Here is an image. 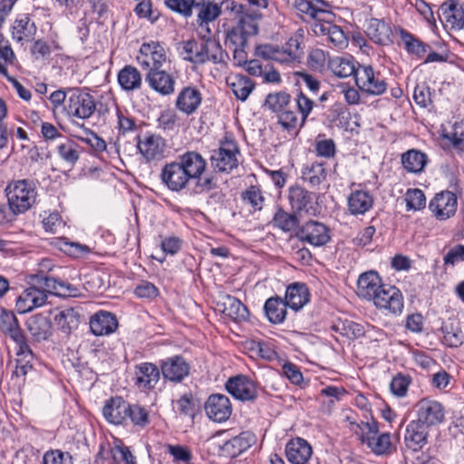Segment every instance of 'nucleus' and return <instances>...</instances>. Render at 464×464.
Masks as SVG:
<instances>
[{
    "instance_id": "obj_19",
    "label": "nucleus",
    "mask_w": 464,
    "mask_h": 464,
    "mask_svg": "<svg viewBox=\"0 0 464 464\" xmlns=\"http://www.w3.org/2000/svg\"><path fill=\"white\" fill-rule=\"evenodd\" d=\"M208 417L217 422L226 421L232 413V406L228 397L223 394H212L205 402Z\"/></svg>"
},
{
    "instance_id": "obj_59",
    "label": "nucleus",
    "mask_w": 464,
    "mask_h": 464,
    "mask_svg": "<svg viewBox=\"0 0 464 464\" xmlns=\"http://www.w3.org/2000/svg\"><path fill=\"white\" fill-rule=\"evenodd\" d=\"M295 103L296 107L298 109V111L301 114V126H303L309 114L311 113L314 102L313 100L309 99L306 95H304L302 92H298L295 98Z\"/></svg>"
},
{
    "instance_id": "obj_58",
    "label": "nucleus",
    "mask_w": 464,
    "mask_h": 464,
    "mask_svg": "<svg viewBox=\"0 0 464 464\" xmlns=\"http://www.w3.org/2000/svg\"><path fill=\"white\" fill-rule=\"evenodd\" d=\"M408 209L419 210L425 206L426 198L419 188L409 189L405 197Z\"/></svg>"
},
{
    "instance_id": "obj_24",
    "label": "nucleus",
    "mask_w": 464,
    "mask_h": 464,
    "mask_svg": "<svg viewBox=\"0 0 464 464\" xmlns=\"http://www.w3.org/2000/svg\"><path fill=\"white\" fill-rule=\"evenodd\" d=\"M312 454V446L304 439L295 438L285 445L286 458L293 464H306Z\"/></svg>"
},
{
    "instance_id": "obj_22",
    "label": "nucleus",
    "mask_w": 464,
    "mask_h": 464,
    "mask_svg": "<svg viewBox=\"0 0 464 464\" xmlns=\"http://www.w3.org/2000/svg\"><path fill=\"white\" fill-rule=\"evenodd\" d=\"M89 324L92 334L109 335L117 330L118 320L112 313L101 310L91 316Z\"/></svg>"
},
{
    "instance_id": "obj_33",
    "label": "nucleus",
    "mask_w": 464,
    "mask_h": 464,
    "mask_svg": "<svg viewBox=\"0 0 464 464\" xmlns=\"http://www.w3.org/2000/svg\"><path fill=\"white\" fill-rule=\"evenodd\" d=\"M310 293L303 283H294L286 288L285 304L295 311L300 310L309 301Z\"/></svg>"
},
{
    "instance_id": "obj_45",
    "label": "nucleus",
    "mask_w": 464,
    "mask_h": 464,
    "mask_svg": "<svg viewBox=\"0 0 464 464\" xmlns=\"http://www.w3.org/2000/svg\"><path fill=\"white\" fill-rule=\"evenodd\" d=\"M183 51L187 54L184 59L194 64H204L205 59L208 58V56H205L204 53V39H201L200 42L196 40H188L185 42Z\"/></svg>"
},
{
    "instance_id": "obj_47",
    "label": "nucleus",
    "mask_w": 464,
    "mask_h": 464,
    "mask_svg": "<svg viewBox=\"0 0 464 464\" xmlns=\"http://www.w3.org/2000/svg\"><path fill=\"white\" fill-rule=\"evenodd\" d=\"M55 324L64 334H70L76 329L79 323V315L72 309L68 308L59 312L54 317Z\"/></svg>"
},
{
    "instance_id": "obj_17",
    "label": "nucleus",
    "mask_w": 464,
    "mask_h": 464,
    "mask_svg": "<svg viewBox=\"0 0 464 464\" xmlns=\"http://www.w3.org/2000/svg\"><path fill=\"white\" fill-rule=\"evenodd\" d=\"M145 81L149 86L160 95H170L175 92L176 77L164 70H151L146 73Z\"/></svg>"
},
{
    "instance_id": "obj_32",
    "label": "nucleus",
    "mask_w": 464,
    "mask_h": 464,
    "mask_svg": "<svg viewBox=\"0 0 464 464\" xmlns=\"http://www.w3.org/2000/svg\"><path fill=\"white\" fill-rule=\"evenodd\" d=\"M36 33V26L28 15L18 16L12 26L13 39L24 44L32 41Z\"/></svg>"
},
{
    "instance_id": "obj_2",
    "label": "nucleus",
    "mask_w": 464,
    "mask_h": 464,
    "mask_svg": "<svg viewBox=\"0 0 464 464\" xmlns=\"http://www.w3.org/2000/svg\"><path fill=\"white\" fill-rule=\"evenodd\" d=\"M193 8L197 10L198 35L208 36L212 34L209 24L216 21L221 14V4L216 0H181L178 7L170 9L185 17H190Z\"/></svg>"
},
{
    "instance_id": "obj_4",
    "label": "nucleus",
    "mask_w": 464,
    "mask_h": 464,
    "mask_svg": "<svg viewBox=\"0 0 464 464\" xmlns=\"http://www.w3.org/2000/svg\"><path fill=\"white\" fill-rule=\"evenodd\" d=\"M257 14H244L226 34V42L233 46L247 47L248 39L258 34Z\"/></svg>"
},
{
    "instance_id": "obj_57",
    "label": "nucleus",
    "mask_w": 464,
    "mask_h": 464,
    "mask_svg": "<svg viewBox=\"0 0 464 464\" xmlns=\"http://www.w3.org/2000/svg\"><path fill=\"white\" fill-rule=\"evenodd\" d=\"M44 464H73L72 455L60 450H50L44 455Z\"/></svg>"
},
{
    "instance_id": "obj_41",
    "label": "nucleus",
    "mask_w": 464,
    "mask_h": 464,
    "mask_svg": "<svg viewBox=\"0 0 464 464\" xmlns=\"http://www.w3.org/2000/svg\"><path fill=\"white\" fill-rule=\"evenodd\" d=\"M328 66L332 72L339 78L353 75L356 79L357 68H355L353 58L334 57L328 61Z\"/></svg>"
},
{
    "instance_id": "obj_49",
    "label": "nucleus",
    "mask_w": 464,
    "mask_h": 464,
    "mask_svg": "<svg viewBox=\"0 0 464 464\" xmlns=\"http://www.w3.org/2000/svg\"><path fill=\"white\" fill-rule=\"evenodd\" d=\"M291 95L286 92L269 93L266 98L265 105L273 112L280 113L290 108Z\"/></svg>"
},
{
    "instance_id": "obj_20",
    "label": "nucleus",
    "mask_w": 464,
    "mask_h": 464,
    "mask_svg": "<svg viewBox=\"0 0 464 464\" xmlns=\"http://www.w3.org/2000/svg\"><path fill=\"white\" fill-rule=\"evenodd\" d=\"M383 285L376 271L364 272L357 280V295L363 299L372 301Z\"/></svg>"
},
{
    "instance_id": "obj_51",
    "label": "nucleus",
    "mask_w": 464,
    "mask_h": 464,
    "mask_svg": "<svg viewBox=\"0 0 464 464\" xmlns=\"http://www.w3.org/2000/svg\"><path fill=\"white\" fill-rule=\"evenodd\" d=\"M0 330L5 334H9L11 338H13V336H16L15 334L22 333L17 318L13 312L2 310L0 314Z\"/></svg>"
},
{
    "instance_id": "obj_31",
    "label": "nucleus",
    "mask_w": 464,
    "mask_h": 464,
    "mask_svg": "<svg viewBox=\"0 0 464 464\" xmlns=\"http://www.w3.org/2000/svg\"><path fill=\"white\" fill-rule=\"evenodd\" d=\"M199 36L201 39H204V53L205 56H208V58L205 59V63L210 62L214 64L226 65L229 60V55L227 52L222 48L219 40L212 37L211 34Z\"/></svg>"
},
{
    "instance_id": "obj_37",
    "label": "nucleus",
    "mask_w": 464,
    "mask_h": 464,
    "mask_svg": "<svg viewBox=\"0 0 464 464\" xmlns=\"http://www.w3.org/2000/svg\"><path fill=\"white\" fill-rule=\"evenodd\" d=\"M373 205V198L365 190H355L348 198V208L353 215H363Z\"/></svg>"
},
{
    "instance_id": "obj_13",
    "label": "nucleus",
    "mask_w": 464,
    "mask_h": 464,
    "mask_svg": "<svg viewBox=\"0 0 464 464\" xmlns=\"http://www.w3.org/2000/svg\"><path fill=\"white\" fill-rule=\"evenodd\" d=\"M374 305L392 314H400L403 309V296L401 292L395 286L383 285L374 299Z\"/></svg>"
},
{
    "instance_id": "obj_34",
    "label": "nucleus",
    "mask_w": 464,
    "mask_h": 464,
    "mask_svg": "<svg viewBox=\"0 0 464 464\" xmlns=\"http://www.w3.org/2000/svg\"><path fill=\"white\" fill-rule=\"evenodd\" d=\"M401 162L408 173L420 174L428 163V156L417 149H411L401 154Z\"/></svg>"
},
{
    "instance_id": "obj_7",
    "label": "nucleus",
    "mask_w": 464,
    "mask_h": 464,
    "mask_svg": "<svg viewBox=\"0 0 464 464\" xmlns=\"http://www.w3.org/2000/svg\"><path fill=\"white\" fill-rule=\"evenodd\" d=\"M356 86L369 95L378 96L387 90V82L380 72L371 65H359L357 68Z\"/></svg>"
},
{
    "instance_id": "obj_43",
    "label": "nucleus",
    "mask_w": 464,
    "mask_h": 464,
    "mask_svg": "<svg viewBox=\"0 0 464 464\" xmlns=\"http://www.w3.org/2000/svg\"><path fill=\"white\" fill-rule=\"evenodd\" d=\"M273 226L284 232H292L298 227L299 220L295 213H288L282 208H278L274 214Z\"/></svg>"
},
{
    "instance_id": "obj_5",
    "label": "nucleus",
    "mask_w": 464,
    "mask_h": 464,
    "mask_svg": "<svg viewBox=\"0 0 464 464\" xmlns=\"http://www.w3.org/2000/svg\"><path fill=\"white\" fill-rule=\"evenodd\" d=\"M240 150L232 140H226L220 143L218 150H214L210 157L211 167L217 172L228 173L238 166V155Z\"/></svg>"
},
{
    "instance_id": "obj_48",
    "label": "nucleus",
    "mask_w": 464,
    "mask_h": 464,
    "mask_svg": "<svg viewBox=\"0 0 464 464\" xmlns=\"http://www.w3.org/2000/svg\"><path fill=\"white\" fill-rule=\"evenodd\" d=\"M138 428L144 429L150 423V415L146 408L139 404H130L129 402V409L127 411V421Z\"/></svg>"
},
{
    "instance_id": "obj_55",
    "label": "nucleus",
    "mask_w": 464,
    "mask_h": 464,
    "mask_svg": "<svg viewBox=\"0 0 464 464\" xmlns=\"http://www.w3.org/2000/svg\"><path fill=\"white\" fill-rule=\"evenodd\" d=\"M304 39L303 30L296 31L285 43L283 49L288 53L289 60H298L301 57L300 46Z\"/></svg>"
},
{
    "instance_id": "obj_27",
    "label": "nucleus",
    "mask_w": 464,
    "mask_h": 464,
    "mask_svg": "<svg viewBox=\"0 0 464 464\" xmlns=\"http://www.w3.org/2000/svg\"><path fill=\"white\" fill-rule=\"evenodd\" d=\"M287 198L292 210L295 213H308L313 208L314 194L300 185H293L288 188Z\"/></svg>"
},
{
    "instance_id": "obj_56",
    "label": "nucleus",
    "mask_w": 464,
    "mask_h": 464,
    "mask_svg": "<svg viewBox=\"0 0 464 464\" xmlns=\"http://www.w3.org/2000/svg\"><path fill=\"white\" fill-rule=\"evenodd\" d=\"M411 382V378L410 375L398 373L390 383L392 393L400 398L406 396Z\"/></svg>"
},
{
    "instance_id": "obj_10",
    "label": "nucleus",
    "mask_w": 464,
    "mask_h": 464,
    "mask_svg": "<svg viewBox=\"0 0 464 464\" xmlns=\"http://www.w3.org/2000/svg\"><path fill=\"white\" fill-rule=\"evenodd\" d=\"M295 237L302 242H306L314 246L326 245L331 239V232L324 224L310 220L296 229Z\"/></svg>"
},
{
    "instance_id": "obj_18",
    "label": "nucleus",
    "mask_w": 464,
    "mask_h": 464,
    "mask_svg": "<svg viewBox=\"0 0 464 464\" xmlns=\"http://www.w3.org/2000/svg\"><path fill=\"white\" fill-rule=\"evenodd\" d=\"M429 208L438 219H448L457 210V198L450 191H442L430 200Z\"/></svg>"
},
{
    "instance_id": "obj_21",
    "label": "nucleus",
    "mask_w": 464,
    "mask_h": 464,
    "mask_svg": "<svg viewBox=\"0 0 464 464\" xmlns=\"http://www.w3.org/2000/svg\"><path fill=\"white\" fill-rule=\"evenodd\" d=\"M429 430L417 420H411L406 427L404 442L412 451L420 450L428 442Z\"/></svg>"
},
{
    "instance_id": "obj_42",
    "label": "nucleus",
    "mask_w": 464,
    "mask_h": 464,
    "mask_svg": "<svg viewBox=\"0 0 464 464\" xmlns=\"http://www.w3.org/2000/svg\"><path fill=\"white\" fill-rule=\"evenodd\" d=\"M443 15L451 29L464 27V10L454 0H449L442 5Z\"/></svg>"
},
{
    "instance_id": "obj_11",
    "label": "nucleus",
    "mask_w": 464,
    "mask_h": 464,
    "mask_svg": "<svg viewBox=\"0 0 464 464\" xmlns=\"http://www.w3.org/2000/svg\"><path fill=\"white\" fill-rule=\"evenodd\" d=\"M417 420L428 428L438 426L445 420L443 405L433 400L421 399L416 404Z\"/></svg>"
},
{
    "instance_id": "obj_14",
    "label": "nucleus",
    "mask_w": 464,
    "mask_h": 464,
    "mask_svg": "<svg viewBox=\"0 0 464 464\" xmlns=\"http://www.w3.org/2000/svg\"><path fill=\"white\" fill-rule=\"evenodd\" d=\"M162 183L171 191L179 192L187 188L190 179L184 169L176 160L167 163L161 169Z\"/></svg>"
},
{
    "instance_id": "obj_26",
    "label": "nucleus",
    "mask_w": 464,
    "mask_h": 464,
    "mask_svg": "<svg viewBox=\"0 0 464 464\" xmlns=\"http://www.w3.org/2000/svg\"><path fill=\"white\" fill-rule=\"evenodd\" d=\"M160 368L151 362H142L136 366V385L144 390H151L159 382Z\"/></svg>"
},
{
    "instance_id": "obj_6",
    "label": "nucleus",
    "mask_w": 464,
    "mask_h": 464,
    "mask_svg": "<svg viewBox=\"0 0 464 464\" xmlns=\"http://www.w3.org/2000/svg\"><path fill=\"white\" fill-rule=\"evenodd\" d=\"M96 104L93 97L80 89H69L68 99L64 110L69 116L88 119L95 111Z\"/></svg>"
},
{
    "instance_id": "obj_38",
    "label": "nucleus",
    "mask_w": 464,
    "mask_h": 464,
    "mask_svg": "<svg viewBox=\"0 0 464 464\" xmlns=\"http://www.w3.org/2000/svg\"><path fill=\"white\" fill-rule=\"evenodd\" d=\"M285 300L276 296L268 298L264 305L266 315L270 323L277 324H282L287 313Z\"/></svg>"
},
{
    "instance_id": "obj_9",
    "label": "nucleus",
    "mask_w": 464,
    "mask_h": 464,
    "mask_svg": "<svg viewBox=\"0 0 464 464\" xmlns=\"http://www.w3.org/2000/svg\"><path fill=\"white\" fill-rule=\"evenodd\" d=\"M137 61L148 72L163 68L167 62L166 51L159 42L144 43L140 48Z\"/></svg>"
},
{
    "instance_id": "obj_8",
    "label": "nucleus",
    "mask_w": 464,
    "mask_h": 464,
    "mask_svg": "<svg viewBox=\"0 0 464 464\" xmlns=\"http://www.w3.org/2000/svg\"><path fill=\"white\" fill-rule=\"evenodd\" d=\"M293 5L303 20L310 19L317 24L335 19L331 4L324 0H294Z\"/></svg>"
},
{
    "instance_id": "obj_1",
    "label": "nucleus",
    "mask_w": 464,
    "mask_h": 464,
    "mask_svg": "<svg viewBox=\"0 0 464 464\" xmlns=\"http://www.w3.org/2000/svg\"><path fill=\"white\" fill-rule=\"evenodd\" d=\"M34 278L44 289L36 286L26 288L16 301V308L20 314H25L44 305L47 300V293L58 296L78 295L79 289L68 282L44 274L35 275Z\"/></svg>"
},
{
    "instance_id": "obj_29",
    "label": "nucleus",
    "mask_w": 464,
    "mask_h": 464,
    "mask_svg": "<svg viewBox=\"0 0 464 464\" xmlns=\"http://www.w3.org/2000/svg\"><path fill=\"white\" fill-rule=\"evenodd\" d=\"M365 33L367 36L377 44L388 45L392 42V27L383 20L371 18L367 22Z\"/></svg>"
},
{
    "instance_id": "obj_25",
    "label": "nucleus",
    "mask_w": 464,
    "mask_h": 464,
    "mask_svg": "<svg viewBox=\"0 0 464 464\" xmlns=\"http://www.w3.org/2000/svg\"><path fill=\"white\" fill-rule=\"evenodd\" d=\"M182 169L186 171L188 179H198L206 169L205 159L196 151H187L177 158Z\"/></svg>"
},
{
    "instance_id": "obj_44",
    "label": "nucleus",
    "mask_w": 464,
    "mask_h": 464,
    "mask_svg": "<svg viewBox=\"0 0 464 464\" xmlns=\"http://www.w3.org/2000/svg\"><path fill=\"white\" fill-rule=\"evenodd\" d=\"M223 313L236 321L246 320L248 310L237 298L227 295L223 302Z\"/></svg>"
},
{
    "instance_id": "obj_63",
    "label": "nucleus",
    "mask_w": 464,
    "mask_h": 464,
    "mask_svg": "<svg viewBox=\"0 0 464 464\" xmlns=\"http://www.w3.org/2000/svg\"><path fill=\"white\" fill-rule=\"evenodd\" d=\"M177 406L179 414L184 416H189L191 418L194 417L195 405L192 400V395L190 393H186L182 395L177 401Z\"/></svg>"
},
{
    "instance_id": "obj_62",
    "label": "nucleus",
    "mask_w": 464,
    "mask_h": 464,
    "mask_svg": "<svg viewBox=\"0 0 464 464\" xmlns=\"http://www.w3.org/2000/svg\"><path fill=\"white\" fill-rule=\"evenodd\" d=\"M278 123L286 130H295L298 125V119L296 114L290 110V108L285 110L279 113Z\"/></svg>"
},
{
    "instance_id": "obj_61",
    "label": "nucleus",
    "mask_w": 464,
    "mask_h": 464,
    "mask_svg": "<svg viewBox=\"0 0 464 464\" xmlns=\"http://www.w3.org/2000/svg\"><path fill=\"white\" fill-rule=\"evenodd\" d=\"M14 53L8 44L0 43V74L7 76V64L13 63Z\"/></svg>"
},
{
    "instance_id": "obj_28",
    "label": "nucleus",
    "mask_w": 464,
    "mask_h": 464,
    "mask_svg": "<svg viewBox=\"0 0 464 464\" xmlns=\"http://www.w3.org/2000/svg\"><path fill=\"white\" fill-rule=\"evenodd\" d=\"M334 19L314 24L313 31L316 35L327 36L328 41L334 46L342 48L347 43V38L340 26L334 24Z\"/></svg>"
},
{
    "instance_id": "obj_35",
    "label": "nucleus",
    "mask_w": 464,
    "mask_h": 464,
    "mask_svg": "<svg viewBox=\"0 0 464 464\" xmlns=\"http://www.w3.org/2000/svg\"><path fill=\"white\" fill-rule=\"evenodd\" d=\"M26 326L33 338L37 342L47 340L52 334L51 321L42 314L31 316L26 321Z\"/></svg>"
},
{
    "instance_id": "obj_15",
    "label": "nucleus",
    "mask_w": 464,
    "mask_h": 464,
    "mask_svg": "<svg viewBox=\"0 0 464 464\" xmlns=\"http://www.w3.org/2000/svg\"><path fill=\"white\" fill-rule=\"evenodd\" d=\"M137 147L147 161L160 160L164 157L166 142L160 135L146 133L138 138Z\"/></svg>"
},
{
    "instance_id": "obj_12",
    "label": "nucleus",
    "mask_w": 464,
    "mask_h": 464,
    "mask_svg": "<svg viewBox=\"0 0 464 464\" xmlns=\"http://www.w3.org/2000/svg\"><path fill=\"white\" fill-rule=\"evenodd\" d=\"M160 368L165 381L179 383L189 375L190 365L181 355L168 357L160 362Z\"/></svg>"
},
{
    "instance_id": "obj_64",
    "label": "nucleus",
    "mask_w": 464,
    "mask_h": 464,
    "mask_svg": "<svg viewBox=\"0 0 464 464\" xmlns=\"http://www.w3.org/2000/svg\"><path fill=\"white\" fill-rule=\"evenodd\" d=\"M446 138L450 140L454 147L464 145V121L455 122L452 131L447 134Z\"/></svg>"
},
{
    "instance_id": "obj_46",
    "label": "nucleus",
    "mask_w": 464,
    "mask_h": 464,
    "mask_svg": "<svg viewBox=\"0 0 464 464\" xmlns=\"http://www.w3.org/2000/svg\"><path fill=\"white\" fill-rule=\"evenodd\" d=\"M302 179L312 187L319 186L326 179V170L324 164L314 162L304 168Z\"/></svg>"
},
{
    "instance_id": "obj_16",
    "label": "nucleus",
    "mask_w": 464,
    "mask_h": 464,
    "mask_svg": "<svg viewBox=\"0 0 464 464\" xmlns=\"http://www.w3.org/2000/svg\"><path fill=\"white\" fill-rule=\"evenodd\" d=\"M226 390L237 400L254 401L257 396L255 382L245 375L231 377L227 381Z\"/></svg>"
},
{
    "instance_id": "obj_23",
    "label": "nucleus",
    "mask_w": 464,
    "mask_h": 464,
    "mask_svg": "<svg viewBox=\"0 0 464 464\" xmlns=\"http://www.w3.org/2000/svg\"><path fill=\"white\" fill-rule=\"evenodd\" d=\"M129 402L122 397L116 396L108 400L103 407V416L114 425H124L127 422Z\"/></svg>"
},
{
    "instance_id": "obj_52",
    "label": "nucleus",
    "mask_w": 464,
    "mask_h": 464,
    "mask_svg": "<svg viewBox=\"0 0 464 464\" xmlns=\"http://www.w3.org/2000/svg\"><path fill=\"white\" fill-rule=\"evenodd\" d=\"M362 443L367 444L373 435L378 434V424L372 418L371 421H361L355 428H351Z\"/></svg>"
},
{
    "instance_id": "obj_50",
    "label": "nucleus",
    "mask_w": 464,
    "mask_h": 464,
    "mask_svg": "<svg viewBox=\"0 0 464 464\" xmlns=\"http://www.w3.org/2000/svg\"><path fill=\"white\" fill-rule=\"evenodd\" d=\"M256 443V436L253 432L244 431L239 435L232 438L229 441L233 449L232 455L238 456L247 450L252 445Z\"/></svg>"
},
{
    "instance_id": "obj_53",
    "label": "nucleus",
    "mask_w": 464,
    "mask_h": 464,
    "mask_svg": "<svg viewBox=\"0 0 464 464\" xmlns=\"http://www.w3.org/2000/svg\"><path fill=\"white\" fill-rule=\"evenodd\" d=\"M366 445L376 455L389 454L392 447L390 434L385 432L379 436L373 435Z\"/></svg>"
},
{
    "instance_id": "obj_40",
    "label": "nucleus",
    "mask_w": 464,
    "mask_h": 464,
    "mask_svg": "<svg viewBox=\"0 0 464 464\" xmlns=\"http://www.w3.org/2000/svg\"><path fill=\"white\" fill-rule=\"evenodd\" d=\"M401 39L408 53L421 58L430 49V45L403 28L399 29Z\"/></svg>"
},
{
    "instance_id": "obj_3",
    "label": "nucleus",
    "mask_w": 464,
    "mask_h": 464,
    "mask_svg": "<svg viewBox=\"0 0 464 464\" xmlns=\"http://www.w3.org/2000/svg\"><path fill=\"white\" fill-rule=\"evenodd\" d=\"M7 202L14 216L23 214L32 208L36 200V188L33 182L21 179L12 182L5 188Z\"/></svg>"
},
{
    "instance_id": "obj_36",
    "label": "nucleus",
    "mask_w": 464,
    "mask_h": 464,
    "mask_svg": "<svg viewBox=\"0 0 464 464\" xmlns=\"http://www.w3.org/2000/svg\"><path fill=\"white\" fill-rule=\"evenodd\" d=\"M118 82L121 88L126 92H133L140 89L142 77L140 71L132 65H125L118 72Z\"/></svg>"
},
{
    "instance_id": "obj_54",
    "label": "nucleus",
    "mask_w": 464,
    "mask_h": 464,
    "mask_svg": "<svg viewBox=\"0 0 464 464\" xmlns=\"http://www.w3.org/2000/svg\"><path fill=\"white\" fill-rule=\"evenodd\" d=\"M79 146L72 140H66L57 147L59 156L68 164L73 166L79 160Z\"/></svg>"
},
{
    "instance_id": "obj_60",
    "label": "nucleus",
    "mask_w": 464,
    "mask_h": 464,
    "mask_svg": "<svg viewBox=\"0 0 464 464\" xmlns=\"http://www.w3.org/2000/svg\"><path fill=\"white\" fill-rule=\"evenodd\" d=\"M413 99L418 105L427 108L432 102L430 87L425 83L417 84L413 92Z\"/></svg>"
},
{
    "instance_id": "obj_30",
    "label": "nucleus",
    "mask_w": 464,
    "mask_h": 464,
    "mask_svg": "<svg viewBox=\"0 0 464 464\" xmlns=\"http://www.w3.org/2000/svg\"><path fill=\"white\" fill-rule=\"evenodd\" d=\"M202 96L194 87H185L179 93L176 107L187 115L194 113L201 104Z\"/></svg>"
},
{
    "instance_id": "obj_39",
    "label": "nucleus",
    "mask_w": 464,
    "mask_h": 464,
    "mask_svg": "<svg viewBox=\"0 0 464 464\" xmlns=\"http://www.w3.org/2000/svg\"><path fill=\"white\" fill-rule=\"evenodd\" d=\"M234 95L240 101L245 102L255 89V82L247 76L237 74L227 80Z\"/></svg>"
}]
</instances>
